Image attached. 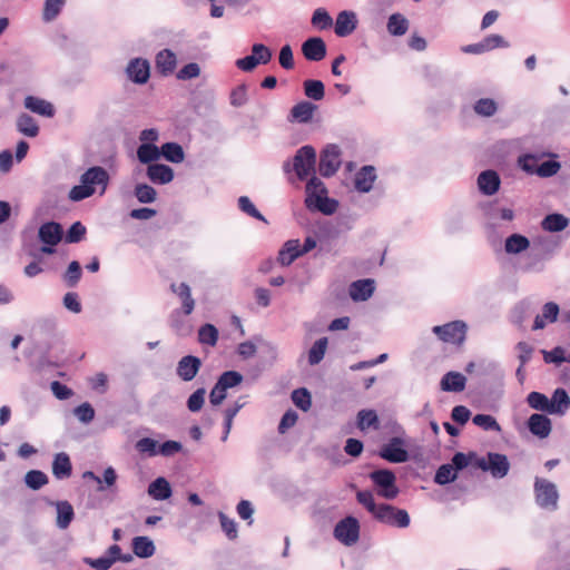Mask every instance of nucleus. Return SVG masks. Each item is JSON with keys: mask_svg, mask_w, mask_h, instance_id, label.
Instances as JSON below:
<instances>
[{"mask_svg": "<svg viewBox=\"0 0 570 570\" xmlns=\"http://www.w3.org/2000/svg\"><path fill=\"white\" fill-rule=\"evenodd\" d=\"M109 184V174L104 167L94 166L88 168L80 176V184L73 186L69 191V199L80 202L96 193V187H100V195H104Z\"/></svg>", "mask_w": 570, "mask_h": 570, "instance_id": "f257e3e1", "label": "nucleus"}, {"mask_svg": "<svg viewBox=\"0 0 570 570\" xmlns=\"http://www.w3.org/2000/svg\"><path fill=\"white\" fill-rule=\"evenodd\" d=\"M305 204L308 209L318 210L325 215L334 214L338 207L335 199L327 197L325 185L316 176H312L306 184Z\"/></svg>", "mask_w": 570, "mask_h": 570, "instance_id": "f03ea898", "label": "nucleus"}, {"mask_svg": "<svg viewBox=\"0 0 570 570\" xmlns=\"http://www.w3.org/2000/svg\"><path fill=\"white\" fill-rule=\"evenodd\" d=\"M316 164V151L312 146L301 147L292 163L285 161L283 169L286 174L294 171L299 180L306 179L312 173H314Z\"/></svg>", "mask_w": 570, "mask_h": 570, "instance_id": "7ed1b4c3", "label": "nucleus"}, {"mask_svg": "<svg viewBox=\"0 0 570 570\" xmlns=\"http://www.w3.org/2000/svg\"><path fill=\"white\" fill-rule=\"evenodd\" d=\"M533 492L538 507L547 511H556L558 509L559 491L553 482L537 476L533 483Z\"/></svg>", "mask_w": 570, "mask_h": 570, "instance_id": "20e7f679", "label": "nucleus"}, {"mask_svg": "<svg viewBox=\"0 0 570 570\" xmlns=\"http://www.w3.org/2000/svg\"><path fill=\"white\" fill-rule=\"evenodd\" d=\"M468 326L463 321H453L444 325H436L432 332L445 343L462 344L465 340Z\"/></svg>", "mask_w": 570, "mask_h": 570, "instance_id": "39448f33", "label": "nucleus"}, {"mask_svg": "<svg viewBox=\"0 0 570 570\" xmlns=\"http://www.w3.org/2000/svg\"><path fill=\"white\" fill-rule=\"evenodd\" d=\"M476 465L483 471H489L495 479L504 478L510 470L507 455L493 452L488 453L485 458H480Z\"/></svg>", "mask_w": 570, "mask_h": 570, "instance_id": "423d86ee", "label": "nucleus"}, {"mask_svg": "<svg viewBox=\"0 0 570 570\" xmlns=\"http://www.w3.org/2000/svg\"><path fill=\"white\" fill-rule=\"evenodd\" d=\"M334 537L346 547L355 544L360 539V523L354 517H346L334 528Z\"/></svg>", "mask_w": 570, "mask_h": 570, "instance_id": "0eeeda50", "label": "nucleus"}, {"mask_svg": "<svg viewBox=\"0 0 570 570\" xmlns=\"http://www.w3.org/2000/svg\"><path fill=\"white\" fill-rule=\"evenodd\" d=\"M371 480L377 487V494L387 500L396 498L399 489L395 484V475L390 470H376L370 474Z\"/></svg>", "mask_w": 570, "mask_h": 570, "instance_id": "6e6552de", "label": "nucleus"}, {"mask_svg": "<svg viewBox=\"0 0 570 570\" xmlns=\"http://www.w3.org/2000/svg\"><path fill=\"white\" fill-rule=\"evenodd\" d=\"M38 236L43 243L40 252L51 255L56 252L55 246L58 245L62 238V228L60 224L55 222L45 223L40 226Z\"/></svg>", "mask_w": 570, "mask_h": 570, "instance_id": "1a4fd4ad", "label": "nucleus"}, {"mask_svg": "<svg viewBox=\"0 0 570 570\" xmlns=\"http://www.w3.org/2000/svg\"><path fill=\"white\" fill-rule=\"evenodd\" d=\"M376 520L397 528H407L410 525V515L403 509H397L390 504H379L374 517Z\"/></svg>", "mask_w": 570, "mask_h": 570, "instance_id": "9d476101", "label": "nucleus"}, {"mask_svg": "<svg viewBox=\"0 0 570 570\" xmlns=\"http://www.w3.org/2000/svg\"><path fill=\"white\" fill-rule=\"evenodd\" d=\"M341 166V150L336 145H328L321 155L318 170L324 177L333 176Z\"/></svg>", "mask_w": 570, "mask_h": 570, "instance_id": "9b49d317", "label": "nucleus"}, {"mask_svg": "<svg viewBox=\"0 0 570 570\" xmlns=\"http://www.w3.org/2000/svg\"><path fill=\"white\" fill-rule=\"evenodd\" d=\"M380 456L392 463H403L407 461L409 453L404 449V441L396 436L381 449Z\"/></svg>", "mask_w": 570, "mask_h": 570, "instance_id": "f8f14e48", "label": "nucleus"}, {"mask_svg": "<svg viewBox=\"0 0 570 570\" xmlns=\"http://www.w3.org/2000/svg\"><path fill=\"white\" fill-rule=\"evenodd\" d=\"M126 72L132 82L144 85L150 77L149 62L142 58H135L129 61Z\"/></svg>", "mask_w": 570, "mask_h": 570, "instance_id": "ddd939ff", "label": "nucleus"}, {"mask_svg": "<svg viewBox=\"0 0 570 570\" xmlns=\"http://www.w3.org/2000/svg\"><path fill=\"white\" fill-rule=\"evenodd\" d=\"M476 183L482 195L492 196L498 193L501 179L495 170L488 169L479 174Z\"/></svg>", "mask_w": 570, "mask_h": 570, "instance_id": "4468645a", "label": "nucleus"}, {"mask_svg": "<svg viewBox=\"0 0 570 570\" xmlns=\"http://www.w3.org/2000/svg\"><path fill=\"white\" fill-rule=\"evenodd\" d=\"M376 169L374 166H363L354 177V188L362 194L370 193L376 180Z\"/></svg>", "mask_w": 570, "mask_h": 570, "instance_id": "2eb2a0df", "label": "nucleus"}, {"mask_svg": "<svg viewBox=\"0 0 570 570\" xmlns=\"http://www.w3.org/2000/svg\"><path fill=\"white\" fill-rule=\"evenodd\" d=\"M200 366V358L187 355L179 360L176 372L183 381L189 382L198 374Z\"/></svg>", "mask_w": 570, "mask_h": 570, "instance_id": "dca6fc26", "label": "nucleus"}, {"mask_svg": "<svg viewBox=\"0 0 570 570\" xmlns=\"http://www.w3.org/2000/svg\"><path fill=\"white\" fill-rule=\"evenodd\" d=\"M357 27V17L353 11H341L335 21L334 31L338 37H347L354 32Z\"/></svg>", "mask_w": 570, "mask_h": 570, "instance_id": "f3484780", "label": "nucleus"}, {"mask_svg": "<svg viewBox=\"0 0 570 570\" xmlns=\"http://www.w3.org/2000/svg\"><path fill=\"white\" fill-rule=\"evenodd\" d=\"M375 282L373 279H358L350 285L348 294L354 302L367 301L374 293Z\"/></svg>", "mask_w": 570, "mask_h": 570, "instance_id": "a211bd4d", "label": "nucleus"}, {"mask_svg": "<svg viewBox=\"0 0 570 570\" xmlns=\"http://www.w3.org/2000/svg\"><path fill=\"white\" fill-rule=\"evenodd\" d=\"M155 65L161 76L168 77L177 67V56L170 49H163L156 55Z\"/></svg>", "mask_w": 570, "mask_h": 570, "instance_id": "6ab92c4d", "label": "nucleus"}, {"mask_svg": "<svg viewBox=\"0 0 570 570\" xmlns=\"http://www.w3.org/2000/svg\"><path fill=\"white\" fill-rule=\"evenodd\" d=\"M146 175L154 184L166 185L173 181L174 170L164 164H151L147 167Z\"/></svg>", "mask_w": 570, "mask_h": 570, "instance_id": "aec40b11", "label": "nucleus"}, {"mask_svg": "<svg viewBox=\"0 0 570 570\" xmlns=\"http://www.w3.org/2000/svg\"><path fill=\"white\" fill-rule=\"evenodd\" d=\"M302 52L307 60L320 61L326 56V46L322 38H309L302 46Z\"/></svg>", "mask_w": 570, "mask_h": 570, "instance_id": "412c9836", "label": "nucleus"}, {"mask_svg": "<svg viewBox=\"0 0 570 570\" xmlns=\"http://www.w3.org/2000/svg\"><path fill=\"white\" fill-rule=\"evenodd\" d=\"M530 432L540 438L546 439L551 433V420L543 414H532L528 421Z\"/></svg>", "mask_w": 570, "mask_h": 570, "instance_id": "4be33fe9", "label": "nucleus"}, {"mask_svg": "<svg viewBox=\"0 0 570 570\" xmlns=\"http://www.w3.org/2000/svg\"><path fill=\"white\" fill-rule=\"evenodd\" d=\"M24 108L30 110L31 112H35L37 115L43 116V117H53L55 115V107L51 102L36 97V96H27L23 101Z\"/></svg>", "mask_w": 570, "mask_h": 570, "instance_id": "5701e85b", "label": "nucleus"}, {"mask_svg": "<svg viewBox=\"0 0 570 570\" xmlns=\"http://www.w3.org/2000/svg\"><path fill=\"white\" fill-rule=\"evenodd\" d=\"M56 508V525L65 530L67 529L75 518L72 505L68 501H56L51 503Z\"/></svg>", "mask_w": 570, "mask_h": 570, "instance_id": "b1692460", "label": "nucleus"}, {"mask_svg": "<svg viewBox=\"0 0 570 570\" xmlns=\"http://www.w3.org/2000/svg\"><path fill=\"white\" fill-rule=\"evenodd\" d=\"M299 256H302L299 240L289 239L281 248L277 256V262L282 266H288Z\"/></svg>", "mask_w": 570, "mask_h": 570, "instance_id": "393cba45", "label": "nucleus"}, {"mask_svg": "<svg viewBox=\"0 0 570 570\" xmlns=\"http://www.w3.org/2000/svg\"><path fill=\"white\" fill-rule=\"evenodd\" d=\"M550 414L563 415L570 409V397L564 389H557L549 399Z\"/></svg>", "mask_w": 570, "mask_h": 570, "instance_id": "a878e982", "label": "nucleus"}, {"mask_svg": "<svg viewBox=\"0 0 570 570\" xmlns=\"http://www.w3.org/2000/svg\"><path fill=\"white\" fill-rule=\"evenodd\" d=\"M72 465L67 453H57L52 462V474L58 480L68 479L71 475Z\"/></svg>", "mask_w": 570, "mask_h": 570, "instance_id": "bb28decb", "label": "nucleus"}, {"mask_svg": "<svg viewBox=\"0 0 570 570\" xmlns=\"http://www.w3.org/2000/svg\"><path fill=\"white\" fill-rule=\"evenodd\" d=\"M171 291L180 298L181 307L185 315L193 313L195 308V299L191 296V291L188 284L179 283L171 284Z\"/></svg>", "mask_w": 570, "mask_h": 570, "instance_id": "cd10ccee", "label": "nucleus"}, {"mask_svg": "<svg viewBox=\"0 0 570 570\" xmlns=\"http://www.w3.org/2000/svg\"><path fill=\"white\" fill-rule=\"evenodd\" d=\"M559 315V306L553 302L546 303L542 307L541 314L537 315L533 330H542L548 323L557 321Z\"/></svg>", "mask_w": 570, "mask_h": 570, "instance_id": "c85d7f7f", "label": "nucleus"}, {"mask_svg": "<svg viewBox=\"0 0 570 570\" xmlns=\"http://www.w3.org/2000/svg\"><path fill=\"white\" fill-rule=\"evenodd\" d=\"M466 379L459 372H448L441 380V390L445 392H462L465 389Z\"/></svg>", "mask_w": 570, "mask_h": 570, "instance_id": "c756f323", "label": "nucleus"}, {"mask_svg": "<svg viewBox=\"0 0 570 570\" xmlns=\"http://www.w3.org/2000/svg\"><path fill=\"white\" fill-rule=\"evenodd\" d=\"M530 247V240L521 234H512L504 242V250L509 255H518Z\"/></svg>", "mask_w": 570, "mask_h": 570, "instance_id": "7c9ffc66", "label": "nucleus"}, {"mask_svg": "<svg viewBox=\"0 0 570 570\" xmlns=\"http://www.w3.org/2000/svg\"><path fill=\"white\" fill-rule=\"evenodd\" d=\"M131 547L134 554L142 559L150 558L156 551V547L153 540L142 535L135 537L132 539Z\"/></svg>", "mask_w": 570, "mask_h": 570, "instance_id": "2f4dec72", "label": "nucleus"}, {"mask_svg": "<svg viewBox=\"0 0 570 570\" xmlns=\"http://www.w3.org/2000/svg\"><path fill=\"white\" fill-rule=\"evenodd\" d=\"M171 493L169 482L163 476L157 478L148 487V494L155 500H166L170 498Z\"/></svg>", "mask_w": 570, "mask_h": 570, "instance_id": "473e14b6", "label": "nucleus"}, {"mask_svg": "<svg viewBox=\"0 0 570 570\" xmlns=\"http://www.w3.org/2000/svg\"><path fill=\"white\" fill-rule=\"evenodd\" d=\"M161 158L160 148L155 144H140L137 148V159L148 166Z\"/></svg>", "mask_w": 570, "mask_h": 570, "instance_id": "72a5a7b5", "label": "nucleus"}, {"mask_svg": "<svg viewBox=\"0 0 570 570\" xmlns=\"http://www.w3.org/2000/svg\"><path fill=\"white\" fill-rule=\"evenodd\" d=\"M17 129L22 135L33 138L39 134L37 121L28 114H21L17 118Z\"/></svg>", "mask_w": 570, "mask_h": 570, "instance_id": "f704fd0d", "label": "nucleus"}, {"mask_svg": "<svg viewBox=\"0 0 570 570\" xmlns=\"http://www.w3.org/2000/svg\"><path fill=\"white\" fill-rule=\"evenodd\" d=\"M546 156L541 154H523L518 157V166L529 175H537L540 160Z\"/></svg>", "mask_w": 570, "mask_h": 570, "instance_id": "c9c22d12", "label": "nucleus"}, {"mask_svg": "<svg viewBox=\"0 0 570 570\" xmlns=\"http://www.w3.org/2000/svg\"><path fill=\"white\" fill-rule=\"evenodd\" d=\"M569 224V219L562 214H550L547 215L541 222V227L550 233H557L563 230Z\"/></svg>", "mask_w": 570, "mask_h": 570, "instance_id": "e433bc0d", "label": "nucleus"}, {"mask_svg": "<svg viewBox=\"0 0 570 570\" xmlns=\"http://www.w3.org/2000/svg\"><path fill=\"white\" fill-rule=\"evenodd\" d=\"M161 157L167 161L180 164L185 160L183 147L177 142H166L160 147Z\"/></svg>", "mask_w": 570, "mask_h": 570, "instance_id": "4c0bfd02", "label": "nucleus"}, {"mask_svg": "<svg viewBox=\"0 0 570 570\" xmlns=\"http://www.w3.org/2000/svg\"><path fill=\"white\" fill-rule=\"evenodd\" d=\"M386 28L392 36H403L409 30V20L401 13H393L389 17Z\"/></svg>", "mask_w": 570, "mask_h": 570, "instance_id": "58836bf2", "label": "nucleus"}, {"mask_svg": "<svg viewBox=\"0 0 570 570\" xmlns=\"http://www.w3.org/2000/svg\"><path fill=\"white\" fill-rule=\"evenodd\" d=\"M315 111V106L309 101L296 104L291 111L292 117L299 122H308Z\"/></svg>", "mask_w": 570, "mask_h": 570, "instance_id": "ea45409f", "label": "nucleus"}, {"mask_svg": "<svg viewBox=\"0 0 570 570\" xmlns=\"http://www.w3.org/2000/svg\"><path fill=\"white\" fill-rule=\"evenodd\" d=\"M66 0H45L42 10V20L45 22L53 21L61 12Z\"/></svg>", "mask_w": 570, "mask_h": 570, "instance_id": "a19ab883", "label": "nucleus"}, {"mask_svg": "<svg viewBox=\"0 0 570 570\" xmlns=\"http://www.w3.org/2000/svg\"><path fill=\"white\" fill-rule=\"evenodd\" d=\"M357 426L362 431L370 428L379 429V416L376 412L374 410H361L357 413Z\"/></svg>", "mask_w": 570, "mask_h": 570, "instance_id": "79ce46f5", "label": "nucleus"}, {"mask_svg": "<svg viewBox=\"0 0 570 570\" xmlns=\"http://www.w3.org/2000/svg\"><path fill=\"white\" fill-rule=\"evenodd\" d=\"M328 341L326 337L318 338L308 351V363L311 365L318 364L323 358L327 350Z\"/></svg>", "mask_w": 570, "mask_h": 570, "instance_id": "37998d69", "label": "nucleus"}, {"mask_svg": "<svg viewBox=\"0 0 570 570\" xmlns=\"http://www.w3.org/2000/svg\"><path fill=\"white\" fill-rule=\"evenodd\" d=\"M198 341L202 344L214 346L218 341V331L212 324H205L198 330Z\"/></svg>", "mask_w": 570, "mask_h": 570, "instance_id": "c03bdc74", "label": "nucleus"}, {"mask_svg": "<svg viewBox=\"0 0 570 570\" xmlns=\"http://www.w3.org/2000/svg\"><path fill=\"white\" fill-rule=\"evenodd\" d=\"M533 245L547 255H552L560 246V242L550 236H538L533 239Z\"/></svg>", "mask_w": 570, "mask_h": 570, "instance_id": "a18cd8bd", "label": "nucleus"}, {"mask_svg": "<svg viewBox=\"0 0 570 570\" xmlns=\"http://www.w3.org/2000/svg\"><path fill=\"white\" fill-rule=\"evenodd\" d=\"M304 92L313 100H322L325 95L324 85L321 80H306L304 82Z\"/></svg>", "mask_w": 570, "mask_h": 570, "instance_id": "49530a36", "label": "nucleus"}, {"mask_svg": "<svg viewBox=\"0 0 570 570\" xmlns=\"http://www.w3.org/2000/svg\"><path fill=\"white\" fill-rule=\"evenodd\" d=\"M530 407L550 414L549 399L540 392H531L527 396Z\"/></svg>", "mask_w": 570, "mask_h": 570, "instance_id": "de8ad7c7", "label": "nucleus"}, {"mask_svg": "<svg viewBox=\"0 0 570 570\" xmlns=\"http://www.w3.org/2000/svg\"><path fill=\"white\" fill-rule=\"evenodd\" d=\"M456 479V471L452 464L441 465L434 476V481L438 484L444 485L453 482Z\"/></svg>", "mask_w": 570, "mask_h": 570, "instance_id": "09e8293b", "label": "nucleus"}, {"mask_svg": "<svg viewBox=\"0 0 570 570\" xmlns=\"http://www.w3.org/2000/svg\"><path fill=\"white\" fill-rule=\"evenodd\" d=\"M135 196L142 204H150L156 200L157 191L147 184H138L135 187Z\"/></svg>", "mask_w": 570, "mask_h": 570, "instance_id": "8fccbe9b", "label": "nucleus"}, {"mask_svg": "<svg viewBox=\"0 0 570 570\" xmlns=\"http://www.w3.org/2000/svg\"><path fill=\"white\" fill-rule=\"evenodd\" d=\"M26 484L32 489L38 490L48 483V476L39 470H31L24 476Z\"/></svg>", "mask_w": 570, "mask_h": 570, "instance_id": "3c124183", "label": "nucleus"}, {"mask_svg": "<svg viewBox=\"0 0 570 570\" xmlns=\"http://www.w3.org/2000/svg\"><path fill=\"white\" fill-rule=\"evenodd\" d=\"M472 421L476 426L483 429L484 431H501L499 423L492 415L476 414L475 416H473Z\"/></svg>", "mask_w": 570, "mask_h": 570, "instance_id": "603ef678", "label": "nucleus"}, {"mask_svg": "<svg viewBox=\"0 0 570 570\" xmlns=\"http://www.w3.org/2000/svg\"><path fill=\"white\" fill-rule=\"evenodd\" d=\"M293 403L303 411H308L312 405L311 394L306 389H297L292 393Z\"/></svg>", "mask_w": 570, "mask_h": 570, "instance_id": "864d4df0", "label": "nucleus"}, {"mask_svg": "<svg viewBox=\"0 0 570 570\" xmlns=\"http://www.w3.org/2000/svg\"><path fill=\"white\" fill-rule=\"evenodd\" d=\"M81 274L80 264L77 261H72L63 275V279L69 287H75L80 281Z\"/></svg>", "mask_w": 570, "mask_h": 570, "instance_id": "5fc2aeb1", "label": "nucleus"}, {"mask_svg": "<svg viewBox=\"0 0 570 570\" xmlns=\"http://www.w3.org/2000/svg\"><path fill=\"white\" fill-rule=\"evenodd\" d=\"M206 390L204 387L197 389L187 400V409L193 412H199L205 403Z\"/></svg>", "mask_w": 570, "mask_h": 570, "instance_id": "6e6d98bb", "label": "nucleus"}, {"mask_svg": "<svg viewBox=\"0 0 570 570\" xmlns=\"http://www.w3.org/2000/svg\"><path fill=\"white\" fill-rule=\"evenodd\" d=\"M226 390L233 389L243 382V375L236 371L224 372L217 380Z\"/></svg>", "mask_w": 570, "mask_h": 570, "instance_id": "4d7b16f0", "label": "nucleus"}, {"mask_svg": "<svg viewBox=\"0 0 570 570\" xmlns=\"http://www.w3.org/2000/svg\"><path fill=\"white\" fill-rule=\"evenodd\" d=\"M560 169H561V164L559 161L546 160V161L540 163L538 170H537V176L542 177V178H549V177L557 175Z\"/></svg>", "mask_w": 570, "mask_h": 570, "instance_id": "13d9d810", "label": "nucleus"}, {"mask_svg": "<svg viewBox=\"0 0 570 570\" xmlns=\"http://www.w3.org/2000/svg\"><path fill=\"white\" fill-rule=\"evenodd\" d=\"M218 518L220 527L228 539L234 540L237 538V523L234 519L228 518L225 513L219 512Z\"/></svg>", "mask_w": 570, "mask_h": 570, "instance_id": "bf43d9fd", "label": "nucleus"}, {"mask_svg": "<svg viewBox=\"0 0 570 570\" xmlns=\"http://www.w3.org/2000/svg\"><path fill=\"white\" fill-rule=\"evenodd\" d=\"M474 110L478 115L490 117L497 111V104L490 98H483L476 101Z\"/></svg>", "mask_w": 570, "mask_h": 570, "instance_id": "052dcab7", "label": "nucleus"}, {"mask_svg": "<svg viewBox=\"0 0 570 570\" xmlns=\"http://www.w3.org/2000/svg\"><path fill=\"white\" fill-rule=\"evenodd\" d=\"M252 55L256 57L259 65L268 63L273 57L272 50L263 43H254Z\"/></svg>", "mask_w": 570, "mask_h": 570, "instance_id": "680f3d73", "label": "nucleus"}, {"mask_svg": "<svg viewBox=\"0 0 570 570\" xmlns=\"http://www.w3.org/2000/svg\"><path fill=\"white\" fill-rule=\"evenodd\" d=\"M75 415L81 423H90L95 417V410L89 403H82L73 410Z\"/></svg>", "mask_w": 570, "mask_h": 570, "instance_id": "e2e57ef3", "label": "nucleus"}, {"mask_svg": "<svg viewBox=\"0 0 570 570\" xmlns=\"http://www.w3.org/2000/svg\"><path fill=\"white\" fill-rule=\"evenodd\" d=\"M200 67L196 62H189L184 66L176 75L178 80H190L199 77Z\"/></svg>", "mask_w": 570, "mask_h": 570, "instance_id": "0e129e2a", "label": "nucleus"}, {"mask_svg": "<svg viewBox=\"0 0 570 570\" xmlns=\"http://www.w3.org/2000/svg\"><path fill=\"white\" fill-rule=\"evenodd\" d=\"M312 23L320 29H326L332 26L333 20L326 10L320 8L314 11Z\"/></svg>", "mask_w": 570, "mask_h": 570, "instance_id": "69168bd1", "label": "nucleus"}, {"mask_svg": "<svg viewBox=\"0 0 570 570\" xmlns=\"http://www.w3.org/2000/svg\"><path fill=\"white\" fill-rule=\"evenodd\" d=\"M136 449L140 453H147L150 456L158 454L157 441H155L154 439H150V438H142V439L138 440L136 443Z\"/></svg>", "mask_w": 570, "mask_h": 570, "instance_id": "338daca9", "label": "nucleus"}, {"mask_svg": "<svg viewBox=\"0 0 570 570\" xmlns=\"http://www.w3.org/2000/svg\"><path fill=\"white\" fill-rule=\"evenodd\" d=\"M356 498H357V501L362 505H364L367 509V511L373 514V517H375L377 509H379V504H376L374 502V497H373L372 492L358 491L356 494Z\"/></svg>", "mask_w": 570, "mask_h": 570, "instance_id": "774afa93", "label": "nucleus"}]
</instances>
